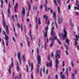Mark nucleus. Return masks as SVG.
Here are the masks:
<instances>
[{
    "label": "nucleus",
    "instance_id": "obj_1",
    "mask_svg": "<svg viewBox=\"0 0 79 79\" xmlns=\"http://www.w3.org/2000/svg\"><path fill=\"white\" fill-rule=\"evenodd\" d=\"M54 28V26H52V27L51 34L52 37H53V38H51L49 39L50 40L52 41V43L50 45L51 47H52L53 46V43H54V40H56V39H57V42L60 45L61 44V42L60 41V40L59 39H57V37H56V35H55V32L53 31Z\"/></svg>",
    "mask_w": 79,
    "mask_h": 79
},
{
    "label": "nucleus",
    "instance_id": "obj_2",
    "mask_svg": "<svg viewBox=\"0 0 79 79\" xmlns=\"http://www.w3.org/2000/svg\"><path fill=\"white\" fill-rule=\"evenodd\" d=\"M60 50H57L56 52V54L55 56L56 58V65L55 67L56 70H57V68H58V63L59 62L58 60V58H60Z\"/></svg>",
    "mask_w": 79,
    "mask_h": 79
},
{
    "label": "nucleus",
    "instance_id": "obj_3",
    "mask_svg": "<svg viewBox=\"0 0 79 79\" xmlns=\"http://www.w3.org/2000/svg\"><path fill=\"white\" fill-rule=\"evenodd\" d=\"M37 52V61L38 63V64L37 66V68L38 69H39V67H40V66H39V64H40V62H41V58L40 57V56L39 55V48H36Z\"/></svg>",
    "mask_w": 79,
    "mask_h": 79
},
{
    "label": "nucleus",
    "instance_id": "obj_4",
    "mask_svg": "<svg viewBox=\"0 0 79 79\" xmlns=\"http://www.w3.org/2000/svg\"><path fill=\"white\" fill-rule=\"evenodd\" d=\"M63 32L64 33V34H62L63 39H65L67 37V32L66 31V29L65 28L63 29Z\"/></svg>",
    "mask_w": 79,
    "mask_h": 79
},
{
    "label": "nucleus",
    "instance_id": "obj_5",
    "mask_svg": "<svg viewBox=\"0 0 79 79\" xmlns=\"http://www.w3.org/2000/svg\"><path fill=\"white\" fill-rule=\"evenodd\" d=\"M48 27L47 26L46 27H45V31H43L45 37H47V32H48Z\"/></svg>",
    "mask_w": 79,
    "mask_h": 79
},
{
    "label": "nucleus",
    "instance_id": "obj_6",
    "mask_svg": "<svg viewBox=\"0 0 79 79\" xmlns=\"http://www.w3.org/2000/svg\"><path fill=\"white\" fill-rule=\"evenodd\" d=\"M54 2L55 5H56V6L57 7L58 13L59 14H60V7L58 6V4L56 2V0H54Z\"/></svg>",
    "mask_w": 79,
    "mask_h": 79
},
{
    "label": "nucleus",
    "instance_id": "obj_7",
    "mask_svg": "<svg viewBox=\"0 0 79 79\" xmlns=\"http://www.w3.org/2000/svg\"><path fill=\"white\" fill-rule=\"evenodd\" d=\"M13 61H12L11 63V64L10 65V67L9 68V69L8 70V71L9 73L10 74H11V68H12V67H13Z\"/></svg>",
    "mask_w": 79,
    "mask_h": 79
},
{
    "label": "nucleus",
    "instance_id": "obj_8",
    "mask_svg": "<svg viewBox=\"0 0 79 79\" xmlns=\"http://www.w3.org/2000/svg\"><path fill=\"white\" fill-rule=\"evenodd\" d=\"M18 57L19 60L20 64V65H21L22 64L21 58H20V53L19 52H18Z\"/></svg>",
    "mask_w": 79,
    "mask_h": 79
},
{
    "label": "nucleus",
    "instance_id": "obj_9",
    "mask_svg": "<svg viewBox=\"0 0 79 79\" xmlns=\"http://www.w3.org/2000/svg\"><path fill=\"white\" fill-rule=\"evenodd\" d=\"M25 15V9H24V8L23 7V10L21 13V15L23 18V17H24Z\"/></svg>",
    "mask_w": 79,
    "mask_h": 79
},
{
    "label": "nucleus",
    "instance_id": "obj_10",
    "mask_svg": "<svg viewBox=\"0 0 79 79\" xmlns=\"http://www.w3.org/2000/svg\"><path fill=\"white\" fill-rule=\"evenodd\" d=\"M5 40H6V46H8V40H9V38L8 36L6 35V38H5Z\"/></svg>",
    "mask_w": 79,
    "mask_h": 79
},
{
    "label": "nucleus",
    "instance_id": "obj_11",
    "mask_svg": "<svg viewBox=\"0 0 79 79\" xmlns=\"http://www.w3.org/2000/svg\"><path fill=\"white\" fill-rule=\"evenodd\" d=\"M18 4L17 2L15 3V13H16V10H18Z\"/></svg>",
    "mask_w": 79,
    "mask_h": 79
},
{
    "label": "nucleus",
    "instance_id": "obj_12",
    "mask_svg": "<svg viewBox=\"0 0 79 79\" xmlns=\"http://www.w3.org/2000/svg\"><path fill=\"white\" fill-rule=\"evenodd\" d=\"M52 60H51V61L50 63H49V64L48 63H47L46 65L47 67H48V66H50V67H51L52 66Z\"/></svg>",
    "mask_w": 79,
    "mask_h": 79
},
{
    "label": "nucleus",
    "instance_id": "obj_13",
    "mask_svg": "<svg viewBox=\"0 0 79 79\" xmlns=\"http://www.w3.org/2000/svg\"><path fill=\"white\" fill-rule=\"evenodd\" d=\"M2 17L3 19V25L4 26V27H5V22L4 20V16L3 15V14L2 12Z\"/></svg>",
    "mask_w": 79,
    "mask_h": 79
},
{
    "label": "nucleus",
    "instance_id": "obj_14",
    "mask_svg": "<svg viewBox=\"0 0 79 79\" xmlns=\"http://www.w3.org/2000/svg\"><path fill=\"white\" fill-rule=\"evenodd\" d=\"M31 5L29 4L28 5V12L27 14V17H28L29 16V11H30V10H31Z\"/></svg>",
    "mask_w": 79,
    "mask_h": 79
},
{
    "label": "nucleus",
    "instance_id": "obj_15",
    "mask_svg": "<svg viewBox=\"0 0 79 79\" xmlns=\"http://www.w3.org/2000/svg\"><path fill=\"white\" fill-rule=\"evenodd\" d=\"M17 70L18 71H19L21 70V69H19V63H18V62H17Z\"/></svg>",
    "mask_w": 79,
    "mask_h": 79
},
{
    "label": "nucleus",
    "instance_id": "obj_16",
    "mask_svg": "<svg viewBox=\"0 0 79 79\" xmlns=\"http://www.w3.org/2000/svg\"><path fill=\"white\" fill-rule=\"evenodd\" d=\"M60 76L61 77V78H62V79H65V76L64 75L62 74V72H61L60 73Z\"/></svg>",
    "mask_w": 79,
    "mask_h": 79
},
{
    "label": "nucleus",
    "instance_id": "obj_17",
    "mask_svg": "<svg viewBox=\"0 0 79 79\" xmlns=\"http://www.w3.org/2000/svg\"><path fill=\"white\" fill-rule=\"evenodd\" d=\"M46 4L44 5V7H45V10L46 11H47V6H46V5H47V1L46 0Z\"/></svg>",
    "mask_w": 79,
    "mask_h": 79
},
{
    "label": "nucleus",
    "instance_id": "obj_18",
    "mask_svg": "<svg viewBox=\"0 0 79 79\" xmlns=\"http://www.w3.org/2000/svg\"><path fill=\"white\" fill-rule=\"evenodd\" d=\"M37 6H34V5L33 6V11H35L37 10Z\"/></svg>",
    "mask_w": 79,
    "mask_h": 79
},
{
    "label": "nucleus",
    "instance_id": "obj_19",
    "mask_svg": "<svg viewBox=\"0 0 79 79\" xmlns=\"http://www.w3.org/2000/svg\"><path fill=\"white\" fill-rule=\"evenodd\" d=\"M22 57L23 61L26 62V57H25V56L24 55H23Z\"/></svg>",
    "mask_w": 79,
    "mask_h": 79
},
{
    "label": "nucleus",
    "instance_id": "obj_20",
    "mask_svg": "<svg viewBox=\"0 0 79 79\" xmlns=\"http://www.w3.org/2000/svg\"><path fill=\"white\" fill-rule=\"evenodd\" d=\"M29 35L30 37H31V40H32V39H33L32 38V35H31V32L30 30L29 31Z\"/></svg>",
    "mask_w": 79,
    "mask_h": 79
},
{
    "label": "nucleus",
    "instance_id": "obj_21",
    "mask_svg": "<svg viewBox=\"0 0 79 79\" xmlns=\"http://www.w3.org/2000/svg\"><path fill=\"white\" fill-rule=\"evenodd\" d=\"M6 32L7 34H8V26H6Z\"/></svg>",
    "mask_w": 79,
    "mask_h": 79
},
{
    "label": "nucleus",
    "instance_id": "obj_22",
    "mask_svg": "<svg viewBox=\"0 0 79 79\" xmlns=\"http://www.w3.org/2000/svg\"><path fill=\"white\" fill-rule=\"evenodd\" d=\"M66 42V43H67L69 45V40L68 39H66L65 40Z\"/></svg>",
    "mask_w": 79,
    "mask_h": 79
},
{
    "label": "nucleus",
    "instance_id": "obj_23",
    "mask_svg": "<svg viewBox=\"0 0 79 79\" xmlns=\"http://www.w3.org/2000/svg\"><path fill=\"white\" fill-rule=\"evenodd\" d=\"M1 8H3V1L2 0H1Z\"/></svg>",
    "mask_w": 79,
    "mask_h": 79
},
{
    "label": "nucleus",
    "instance_id": "obj_24",
    "mask_svg": "<svg viewBox=\"0 0 79 79\" xmlns=\"http://www.w3.org/2000/svg\"><path fill=\"white\" fill-rule=\"evenodd\" d=\"M53 17H54V19H56V14H55V12H53Z\"/></svg>",
    "mask_w": 79,
    "mask_h": 79
},
{
    "label": "nucleus",
    "instance_id": "obj_25",
    "mask_svg": "<svg viewBox=\"0 0 79 79\" xmlns=\"http://www.w3.org/2000/svg\"><path fill=\"white\" fill-rule=\"evenodd\" d=\"M7 11H8V17H9V18H10V10H9V9H8L7 10Z\"/></svg>",
    "mask_w": 79,
    "mask_h": 79
},
{
    "label": "nucleus",
    "instance_id": "obj_26",
    "mask_svg": "<svg viewBox=\"0 0 79 79\" xmlns=\"http://www.w3.org/2000/svg\"><path fill=\"white\" fill-rule=\"evenodd\" d=\"M68 68L66 69V71H65V74H66L67 76L68 77Z\"/></svg>",
    "mask_w": 79,
    "mask_h": 79
},
{
    "label": "nucleus",
    "instance_id": "obj_27",
    "mask_svg": "<svg viewBox=\"0 0 79 79\" xmlns=\"http://www.w3.org/2000/svg\"><path fill=\"white\" fill-rule=\"evenodd\" d=\"M43 18H46V21H47V19L48 18V17L47 16H46V15H43Z\"/></svg>",
    "mask_w": 79,
    "mask_h": 79
},
{
    "label": "nucleus",
    "instance_id": "obj_28",
    "mask_svg": "<svg viewBox=\"0 0 79 79\" xmlns=\"http://www.w3.org/2000/svg\"><path fill=\"white\" fill-rule=\"evenodd\" d=\"M33 70V64L31 63V71Z\"/></svg>",
    "mask_w": 79,
    "mask_h": 79
},
{
    "label": "nucleus",
    "instance_id": "obj_29",
    "mask_svg": "<svg viewBox=\"0 0 79 79\" xmlns=\"http://www.w3.org/2000/svg\"><path fill=\"white\" fill-rule=\"evenodd\" d=\"M75 9V10H76V9H77L78 10H79V7L78 6V7H77L76 6H75L74 7Z\"/></svg>",
    "mask_w": 79,
    "mask_h": 79
},
{
    "label": "nucleus",
    "instance_id": "obj_30",
    "mask_svg": "<svg viewBox=\"0 0 79 79\" xmlns=\"http://www.w3.org/2000/svg\"><path fill=\"white\" fill-rule=\"evenodd\" d=\"M59 24H61V23H62V20H59Z\"/></svg>",
    "mask_w": 79,
    "mask_h": 79
},
{
    "label": "nucleus",
    "instance_id": "obj_31",
    "mask_svg": "<svg viewBox=\"0 0 79 79\" xmlns=\"http://www.w3.org/2000/svg\"><path fill=\"white\" fill-rule=\"evenodd\" d=\"M20 28L21 29V31H23V25H22V23L21 24Z\"/></svg>",
    "mask_w": 79,
    "mask_h": 79
},
{
    "label": "nucleus",
    "instance_id": "obj_32",
    "mask_svg": "<svg viewBox=\"0 0 79 79\" xmlns=\"http://www.w3.org/2000/svg\"><path fill=\"white\" fill-rule=\"evenodd\" d=\"M39 69H36V72L37 73H39Z\"/></svg>",
    "mask_w": 79,
    "mask_h": 79
},
{
    "label": "nucleus",
    "instance_id": "obj_33",
    "mask_svg": "<svg viewBox=\"0 0 79 79\" xmlns=\"http://www.w3.org/2000/svg\"><path fill=\"white\" fill-rule=\"evenodd\" d=\"M55 25L56 27V28H58V26L57 25V23H56V21H55Z\"/></svg>",
    "mask_w": 79,
    "mask_h": 79
},
{
    "label": "nucleus",
    "instance_id": "obj_34",
    "mask_svg": "<svg viewBox=\"0 0 79 79\" xmlns=\"http://www.w3.org/2000/svg\"><path fill=\"white\" fill-rule=\"evenodd\" d=\"M35 20H36V21H35L36 23V24H37V19H38V18L37 17H36L35 18Z\"/></svg>",
    "mask_w": 79,
    "mask_h": 79
},
{
    "label": "nucleus",
    "instance_id": "obj_35",
    "mask_svg": "<svg viewBox=\"0 0 79 79\" xmlns=\"http://www.w3.org/2000/svg\"><path fill=\"white\" fill-rule=\"evenodd\" d=\"M55 79H58V77L57 75H56L55 76Z\"/></svg>",
    "mask_w": 79,
    "mask_h": 79
},
{
    "label": "nucleus",
    "instance_id": "obj_36",
    "mask_svg": "<svg viewBox=\"0 0 79 79\" xmlns=\"http://www.w3.org/2000/svg\"><path fill=\"white\" fill-rule=\"evenodd\" d=\"M3 34H4V35H5V38H6V36H7L6 35V33H5V31H3Z\"/></svg>",
    "mask_w": 79,
    "mask_h": 79
},
{
    "label": "nucleus",
    "instance_id": "obj_37",
    "mask_svg": "<svg viewBox=\"0 0 79 79\" xmlns=\"http://www.w3.org/2000/svg\"><path fill=\"white\" fill-rule=\"evenodd\" d=\"M71 64L72 65V66L73 67H74V63H73V62H71Z\"/></svg>",
    "mask_w": 79,
    "mask_h": 79
},
{
    "label": "nucleus",
    "instance_id": "obj_38",
    "mask_svg": "<svg viewBox=\"0 0 79 79\" xmlns=\"http://www.w3.org/2000/svg\"><path fill=\"white\" fill-rule=\"evenodd\" d=\"M26 68L27 69V72H28V66H27V65H26Z\"/></svg>",
    "mask_w": 79,
    "mask_h": 79
},
{
    "label": "nucleus",
    "instance_id": "obj_39",
    "mask_svg": "<svg viewBox=\"0 0 79 79\" xmlns=\"http://www.w3.org/2000/svg\"><path fill=\"white\" fill-rule=\"evenodd\" d=\"M75 15L76 16H78L79 15V13L77 12H76L75 13Z\"/></svg>",
    "mask_w": 79,
    "mask_h": 79
},
{
    "label": "nucleus",
    "instance_id": "obj_40",
    "mask_svg": "<svg viewBox=\"0 0 79 79\" xmlns=\"http://www.w3.org/2000/svg\"><path fill=\"white\" fill-rule=\"evenodd\" d=\"M62 66L63 67L64 66V61H63L62 62Z\"/></svg>",
    "mask_w": 79,
    "mask_h": 79
},
{
    "label": "nucleus",
    "instance_id": "obj_41",
    "mask_svg": "<svg viewBox=\"0 0 79 79\" xmlns=\"http://www.w3.org/2000/svg\"><path fill=\"white\" fill-rule=\"evenodd\" d=\"M27 43H28L27 46H28V47H29V45H30V43L28 41Z\"/></svg>",
    "mask_w": 79,
    "mask_h": 79
},
{
    "label": "nucleus",
    "instance_id": "obj_42",
    "mask_svg": "<svg viewBox=\"0 0 79 79\" xmlns=\"http://www.w3.org/2000/svg\"><path fill=\"white\" fill-rule=\"evenodd\" d=\"M57 2L59 3V5L60 6V0H57Z\"/></svg>",
    "mask_w": 79,
    "mask_h": 79
},
{
    "label": "nucleus",
    "instance_id": "obj_43",
    "mask_svg": "<svg viewBox=\"0 0 79 79\" xmlns=\"http://www.w3.org/2000/svg\"><path fill=\"white\" fill-rule=\"evenodd\" d=\"M17 26L19 27V28L20 29V25H19V23H17Z\"/></svg>",
    "mask_w": 79,
    "mask_h": 79
},
{
    "label": "nucleus",
    "instance_id": "obj_44",
    "mask_svg": "<svg viewBox=\"0 0 79 79\" xmlns=\"http://www.w3.org/2000/svg\"><path fill=\"white\" fill-rule=\"evenodd\" d=\"M41 22H40V18H39V20H38V24H41Z\"/></svg>",
    "mask_w": 79,
    "mask_h": 79
},
{
    "label": "nucleus",
    "instance_id": "obj_45",
    "mask_svg": "<svg viewBox=\"0 0 79 79\" xmlns=\"http://www.w3.org/2000/svg\"><path fill=\"white\" fill-rule=\"evenodd\" d=\"M31 79H33V74L32 73L31 74Z\"/></svg>",
    "mask_w": 79,
    "mask_h": 79
},
{
    "label": "nucleus",
    "instance_id": "obj_46",
    "mask_svg": "<svg viewBox=\"0 0 79 79\" xmlns=\"http://www.w3.org/2000/svg\"><path fill=\"white\" fill-rule=\"evenodd\" d=\"M68 7L69 10H70V8H71V6L70 5V4L69 5Z\"/></svg>",
    "mask_w": 79,
    "mask_h": 79
},
{
    "label": "nucleus",
    "instance_id": "obj_47",
    "mask_svg": "<svg viewBox=\"0 0 79 79\" xmlns=\"http://www.w3.org/2000/svg\"><path fill=\"white\" fill-rule=\"evenodd\" d=\"M12 75L13 77H14V76H15V72H14V71L12 72Z\"/></svg>",
    "mask_w": 79,
    "mask_h": 79
},
{
    "label": "nucleus",
    "instance_id": "obj_48",
    "mask_svg": "<svg viewBox=\"0 0 79 79\" xmlns=\"http://www.w3.org/2000/svg\"><path fill=\"white\" fill-rule=\"evenodd\" d=\"M43 71L44 73H45V68L44 67L43 69Z\"/></svg>",
    "mask_w": 79,
    "mask_h": 79
},
{
    "label": "nucleus",
    "instance_id": "obj_49",
    "mask_svg": "<svg viewBox=\"0 0 79 79\" xmlns=\"http://www.w3.org/2000/svg\"><path fill=\"white\" fill-rule=\"evenodd\" d=\"M23 45V43H20V47H22Z\"/></svg>",
    "mask_w": 79,
    "mask_h": 79
},
{
    "label": "nucleus",
    "instance_id": "obj_50",
    "mask_svg": "<svg viewBox=\"0 0 79 79\" xmlns=\"http://www.w3.org/2000/svg\"><path fill=\"white\" fill-rule=\"evenodd\" d=\"M48 60H50V55H48Z\"/></svg>",
    "mask_w": 79,
    "mask_h": 79
},
{
    "label": "nucleus",
    "instance_id": "obj_51",
    "mask_svg": "<svg viewBox=\"0 0 79 79\" xmlns=\"http://www.w3.org/2000/svg\"><path fill=\"white\" fill-rule=\"evenodd\" d=\"M21 73H20L19 79H21Z\"/></svg>",
    "mask_w": 79,
    "mask_h": 79
},
{
    "label": "nucleus",
    "instance_id": "obj_52",
    "mask_svg": "<svg viewBox=\"0 0 79 79\" xmlns=\"http://www.w3.org/2000/svg\"><path fill=\"white\" fill-rule=\"evenodd\" d=\"M50 11L51 13H53V12L52 11V8L50 9Z\"/></svg>",
    "mask_w": 79,
    "mask_h": 79
},
{
    "label": "nucleus",
    "instance_id": "obj_53",
    "mask_svg": "<svg viewBox=\"0 0 79 79\" xmlns=\"http://www.w3.org/2000/svg\"><path fill=\"white\" fill-rule=\"evenodd\" d=\"M12 18L14 21H15V19L14 18V17L13 16V15L12 16Z\"/></svg>",
    "mask_w": 79,
    "mask_h": 79
},
{
    "label": "nucleus",
    "instance_id": "obj_54",
    "mask_svg": "<svg viewBox=\"0 0 79 79\" xmlns=\"http://www.w3.org/2000/svg\"><path fill=\"white\" fill-rule=\"evenodd\" d=\"M48 69H47L46 70V74H48Z\"/></svg>",
    "mask_w": 79,
    "mask_h": 79
},
{
    "label": "nucleus",
    "instance_id": "obj_55",
    "mask_svg": "<svg viewBox=\"0 0 79 79\" xmlns=\"http://www.w3.org/2000/svg\"><path fill=\"white\" fill-rule=\"evenodd\" d=\"M71 26H74V23H71Z\"/></svg>",
    "mask_w": 79,
    "mask_h": 79
},
{
    "label": "nucleus",
    "instance_id": "obj_56",
    "mask_svg": "<svg viewBox=\"0 0 79 79\" xmlns=\"http://www.w3.org/2000/svg\"><path fill=\"white\" fill-rule=\"evenodd\" d=\"M51 55L52 56H54V54H53V53L52 52L51 53Z\"/></svg>",
    "mask_w": 79,
    "mask_h": 79
},
{
    "label": "nucleus",
    "instance_id": "obj_57",
    "mask_svg": "<svg viewBox=\"0 0 79 79\" xmlns=\"http://www.w3.org/2000/svg\"><path fill=\"white\" fill-rule=\"evenodd\" d=\"M2 40V44L4 45H5V43H4V41H3V40Z\"/></svg>",
    "mask_w": 79,
    "mask_h": 79
},
{
    "label": "nucleus",
    "instance_id": "obj_58",
    "mask_svg": "<svg viewBox=\"0 0 79 79\" xmlns=\"http://www.w3.org/2000/svg\"><path fill=\"white\" fill-rule=\"evenodd\" d=\"M44 48H46V47H47V44H46V43H45V44H44Z\"/></svg>",
    "mask_w": 79,
    "mask_h": 79
},
{
    "label": "nucleus",
    "instance_id": "obj_59",
    "mask_svg": "<svg viewBox=\"0 0 79 79\" xmlns=\"http://www.w3.org/2000/svg\"><path fill=\"white\" fill-rule=\"evenodd\" d=\"M65 47H66V48H67V50H68V47L67 46L65 45Z\"/></svg>",
    "mask_w": 79,
    "mask_h": 79
},
{
    "label": "nucleus",
    "instance_id": "obj_60",
    "mask_svg": "<svg viewBox=\"0 0 79 79\" xmlns=\"http://www.w3.org/2000/svg\"><path fill=\"white\" fill-rule=\"evenodd\" d=\"M15 79H18V77L17 76V75L16 76V77L15 78Z\"/></svg>",
    "mask_w": 79,
    "mask_h": 79
},
{
    "label": "nucleus",
    "instance_id": "obj_61",
    "mask_svg": "<svg viewBox=\"0 0 79 79\" xmlns=\"http://www.w3.org/2000/svg\"><path fill=\"white\" fill-rule=\"evenodd\" d=\"M13 39L14 42H15V37H13Z\"/></svg>",
    "mask_w": 79,
    "mask_h": 79
},
{
    "label": "nucleus",
    "instance_id": "obj_62",
    "mask_svg": "<svg viewBox=\"0 0 79 79\" xmlns=\"http://www.w3.org/2000/svg\"><path fill=\"white\" fill-rule=\"evenodd\" d=\"M40 9H42V5H41V6H40Z\"/></svg>",
    "mask_w": 79,
    "mask_h": 79
},
{
    "label": "nucleus",
    "instance_id": "obj_63",
    "mask_svg": "<svg viewBox=\"0 0 79 79\" xmlns=\"http://www.w3.org/2000/svg\"><path fill=\"white\" fill-rule=\"evenodd\" d=\"M74 73H72V77H74Z\"/></svg>",
    "mask_w": 79,
    "mask_h": 79
},
{
    "label": "nucleus",
    "instance_id": "obj_64",
    "mask_svg": "<svg viewBox=\"0 0 79 79\" xmlns=\"http://www.w3.org/2000/svg\"><path fill=\"white\" fill-rule=\"evenodd\" d=\"M15 17L16 19H17V15H15Z\"/></svg>",
    "mask_w": 79,
    "mask_h": 79
}]
</instances>
